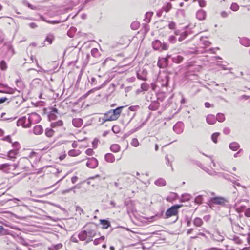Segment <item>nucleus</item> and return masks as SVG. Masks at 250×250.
<instances>
[{
	"label": "nucleus",
	"mask_w": 250,
	"mask_h": 250,
	"mask_svg": "<svg viewBox=\"0 0 250 250\" xmlns=\"http://www.w3.org/2000/svg\"><path fill=\"white\" fill-rule=\"evenodd\" d=\"M96 235V227L91 224L85 227V229L82 230L78 234V237L81 241H85L86 243L93 240Z\"/></svg>",
	"instance_id": "f257e3e1"
},
{
	"label": "nucleus",
	"mask_w": 250,
	"mask_h": 250,
	"mask_svg": "<svg viewBox=\"0 0 250 250\" xmlns=\"http://www.w3.org/2000/svg\"><path fill=\"white\" fill-rule=\"evenodd\" d=\"M124 108V106H120L115 109H111L109 111L106 112L104 114V117L102 119V124H104L106 121L117 120L120 117L122 109Z\"/></svg>",
	"instance_id": "f03ea898"
},
{
	"label": "nucleus",
	"mask_w": 250,
	"mask_h": 250,
	"mask_svg": "<svg viewBox=\"0 0 250 250\" xmlns=\"http://www.w3.org/2000/svg\"><path fill=\"white\" fill-rule=\"evenodd\" d=\"M232 230L234 233H239L244 236H246V234H242V231L243 230V228L240 226L238 223L233 221L231 219H230ZM247 241L249 244H250V233L247 234Z\"/></svg>",
	"instance_id": "7ed1b4c3"
},
{
	"label": "nucleus",
	"mask_w": 250,
	"mask_h": 250,
	"mask_svg": "<svg viewBox=\"0 0 250 250\" xmlns=\"http://www.w3.org/2000/svg\"><path fill=\"white\" fill-rule=\"evenodd\" d=\"M208 201L211 204L222 206H225L228 203V201L226 198L220 196L211 197L209 198Z\"/></svg>",
	"instance_id": "20e7f679"
},
{
	"label": "nucleus",
	"mask_w": 250,
	"mask_h": 250,
	"mask_svg": "<svg viewBox=\"0 0 250 250\" xmlns=\"http://www.w3.org/2000/svg\"><path fill=\"white\" fill-rule=\"evenodd\" d=\"M182 207V205H175L169 208L166 212L165 218H168L171 216H177L178 209Z\"/></svg>",
	"instance_id": "39448f33"
},
{
	"label": "nucleus",
	"mask_w": 250,
	"mask_h": 250,
	"mask_svg": "<svg viewBox=\"0 0 250 250\" xmlns=\"http://www.w3.org/2000/svg\"><path fill=\"white\" fill-rule=\"evenodd\" d=\"M152 47L154 49L156 50H166L168 49V45L165 42L162 43L161 42L158 40H156L152 42Z\"/></svg>",
	"instance_id": "423d86ee"
},
{
	"label": "nucleus",
	"mask_w": 250,
	"mask_h": 250,
	"mask_svg": "<svg viewBox=\"0 0 250 250\" xmlns=\"http://www.w3.org/2000/svg\"><path fill=\"white\" fill-rule=\"evenodd\" d=\"M41 120L40 116L35 112H32L29 114L28 122H29L30 125L32 124H35L39 123Z\"/></svg>",
	"instance_id": "0eeeda50"
},
{
	"label": "nucleus",
	"mask_w": 250,
	"mask_h": 250,
	"mask_svg": "<svg viewBox=\"0 0 250 250\" xmlns=\"http://www.w3.org/2000/svg\"><path fill=\"white\" fill-rule=\"evenodd\" d=\"M16 166L15 165H10L7 163L0 165V170L5 173H10L12 170L15 169Z\"/></svg>",
	"instance_id": "6e6552de"
},
{
	"label": "nucleus",
	"mask_w": 250,
	"mask_h": 250,
	"mask_svg": "<svg viewBox=\"0 0 250 250\" xmlns=\"http://www.w3.org/2000/svg\"><path fill=\"white\" fill-rule=\"evenodd\" d=\"M25 121H27V118L25 116L19 118L17 122V126H22L24 128L30 127L31 125L29 122H28V123H25Z\"/></svg>",
	"instance_id": "1a4fd4ad"
},
{
	"label": "nucleus",
	"mask_w": 250,
	"mask_h": 250,
	"mask_svg": "<svg viewBox=\"0 0 250 250\" xmlns=\"http://www.w3.org/2000/svg\"><path fill=\"white\" fill-rule=\"evenodd\" d=\"M25 121H27V118L25 116L19 118L17 122V126H22L24 128L30 127L31 125L29 122H28V123H25Z\"/></svg>",
	"instance_id": "9d476101"
},
{
	"label": "nucleus",
	"mask_w": 250,
	"mask_h": 250,
	"mask_svg": "<svg viewBox=\"0 0 250 250\" xmlns=\"http://www.w3.org/2000/svg\"><path fill=\"white\" fill-rule=\"evenodd\" d=\"M184 125L181 122H177L173 127L174 131L177 134H181L184 130Z\"/></svg>",
	"instance_id": "9b49d317"
},
{
	"label": "nucleus",
	"mask_w": 250,
	"mask_h": 250,
	"mask_svg": "<svg viewBox=\"0 0 250 250\" xmlns=\"http://www.w3.org/2000/svg\"><path fill=\"white\" fill-rule=\"evenodd\" d=\"M86 159H88V161L86 163V166L90 168H96L98 165V160L94 157H92L91 158H86Z\"/></svg>",
	"instance_id": "f8f14e48"
},
{
	"label": "nucleus",
	"mask_w": 250,
	"mask_h": 250,
	"mask_svg": "<svg viewBox=\"0 0 250 250\" xmlns=\"http://www.w3.org/2000/svg\"><path fill=\"white\" fill-rule=\"evenodd\" d=\"M171 55H167V58H162L159 59L158 62V65L160 68H165L168 65V58H170Z\"/></svg>",
	"instance_id": "ddd939ff"
},
{
	"label": "nucleus",
	"mask_w": 250,
	"mask_h": 250,
	"mask_svg": "<svg viewBox=\"0 0 250 250\" xmlns=\"http://www.w3.org/2000/svg\"><path fill=\"white\" fill-rule=\"evenodd\" d=\"M169 77L168 75H165L163 78L161 76H159L157 79V83H161V85L162 87H166L168 83Z\"/></svg>",
	"instance_id": "4468645a"
},
{
	"label": "nucleus",
	"mask_w": 250,
	"mask_h": 250,
	"mask_svg": "<svg viewBox=\"0 0 250 250\" xmlns=\"http://www.w3.org/2000/svg\"><path fill=\"white\" fill-rule=\"evenodd\" d=\"M239 42L241 45L245 47H249L250 46V40L247 37L240 38Z\"/></svg>",
	"instance_id": "2eb2a0df"
},
{
	"label": "nucleus",
	"mask_w": 250,
	"mask_h": 250,
	"mask_svg": "<svg viewBox=\"0 0 250 250\" xmlns=\"http://www.w3.org/2000/svg\"><path fill=\"white\" fill-rule=\"evenodd\" d=\"M83 124V120L81 118H75L72 120V124L76 127H80Z\"/></svg>",
	"instance_id": "dca6fc26"
},
{
	"label": "nucleus",
	"mask_w": 250,
	"mask_h": 250,
	"mask_svg": "<svg viewBox=\"0 0 250 250\" xmlns=\"http://www.w3.org/2000/svg\"><path fill=\"white\" fill-rule=\"evenodd\" d=\"M207 122L210 125H213L216 123V117L212 114H209L206 117Z\"/></svg>",
	"instance_id": "f3484780"
},
{
	"label": "nucleus",
	"mask_w": 250,
	"mask_h": 250,
	"mask_svg": "<svg viewBox=\"0 0 250 250\" xmlns=\"http://www.w3.org/2000/svg\"><path fill=\"white\" fill-rule=\"evenodd\" d=\"M43 129L41 125H37L33 128V133L35 135H40L43 133Z\"/></svg>",
	"instance_id": "a211bd4d"
},
{
	"label": "nucleus",
	"mask_w": 250,
	"mask_h": 250,
	"mask_svg": "<svg viewBox=\"0 0 250 250\" xmlns=\"http://www.w3.org/2000/svg\"><path fill=\"white\" fill-rule=\"evenodd\" d=\"M2 86L4 87H6L7 89L5 90L0 91V92H1V93L13 94L17 90L16 89H15V88L13 89L12 88L9 87L7 86V85H5V84H2Z\"/></svg>",
	"instance_id": "6ab92c4d"
},
{
	"label": "nucleus",
	"mask_w": 250,
	"mask_h": 250,
	"mask_svg": "<svg viewBox=\"0 0 250 250\" xmlns=\"http://www.w3.org/2000/svg\"><path fill=\"white\" fill-rule=\"evenodd\" d=\"M159 107V103L157 101H154L151 102L148 108L150 110H156Z\"/></svg>",
	"instance_id": "aec40b11"
},
{
	"label": "nucleus",
	"mask_w": 250,
	"mask_h": 250,
	"mask_svg": "<svg viewBox=\"0 0 250 250\" xmlns=\"http://www.w3.org/2000/svg\"><path fill=\"white\" fill-rule=\"evenodd\" d=\"M172 8V5L170 2H165L162 8L166 13H167L170 11V10Z\"/></svg>",
	"instance_id": "412c9836"
},
{
	"label": "nucleus",
	"mask_w": 250,
	"mask_h": 250,
	"mask_svg": "<svg viewBox=\"0 0 250 250\" xmlns=\"http://www.w3.org/2000/svg\"><path fill=\"white\" fill-rule=\"evenodd\" d=\"M170 58L173 62L176 63H180L183 60V57L180 55L171 56Z\"/></svg>",
	"instance_id": "4be33fe9"
},
{
	"label": "nucleus",
	"mask_w": 250,
	"mask_h": 250,
	"mask_svg": "<svg viewBox=\"0 0 250 250\" xmlns=\"http://www.w3.org/2000/svg\"><path fill=\"white\" fill-rule=\"evenodd\" d=\"M105 160L109 163H113L115 161V157L111 153H107L104 156Z\"/></svg>",
	"instance_id": "5701e85b"
},
{
	"label": "nucleus",
	"mask_w": 250,
	"mask_h": 250,
	"mask_svg": "<svg viewBox=\"0 0 250 250\" xmlns=\"http://www.w3.org/2000/svg\"><path fill=\"white\" fill-rule=\"evenodd\" d=\"M196 17L200 20H204L206 17V13L202 10H199L197 12Z\"/></svg>",
	"instance_id": "b1692460"
},
{
	"label": "nucleus",
	"mask_w": 250,
	"mask_h": 250,
	"mask_svg": "<svg viewBox=\"0 0 250 250\" xmlns=\"http://www.w3.org/2000/svg\"><path fill=\"white\" fill-rule=\"evenodd\" d=\"M100 224L102 225V228L103 229H106L110 226V222L106 220L101 219L100 220Z\"/></svg>",
	"instance_id": "393cba45"
},
{
	"label": "nucleus",
	"mask_w": 250,
	"mask_h": 250,
	"mask_svg": "<svg viewBox=\"0 0 250 250\" xmlns=\"http://www.w3.org/2000/svg\"><path fill=\"white\" fill-rule=\"evenodd\" d=\"M193 223L195 226L200 227L203 225V221L200 218L196 217L193 221Z\"/></svg>",
	"instance_id": "a878e982"
},
{
	"label": "nucleus",
	"mask_w": 250,
	"mask_h": 250,
	"mask_svg": "<svg viewBox=\"0 0 250 250\" xmlns=\"http://www.w3.org/2000/svg\"><path fill=\"white\" fill-rule=\"evenodd\" d=\"M40 19L43 21H45L46 22H47L48 23L52 24H58V23H60V22H61L60 21H58V20H54V21L47 20L44 18V17L43 16H42V15L40 16Z\"/></svg>",
	"instance_id": "bb28decb"
},
{
	"label": "nucleus",
	"mask_w": 250,
	"mask_h": 250,
	"mask_svg": "<svg viewBox=\"0 0 250 250\" xmlns=\"http://www.w3.org/2000/svg\"><path fill=\"white\" fill-rule=\"evenodd\" d=\"M155 184L158 186H164L166 185V182L163 178H160L156 180L154 182Z\"/></svg>",
	"instance_id": "cd10ccee"
},
{
	"label": "nucleus",
	"mask_w": 250,
	"mask_h": 250,
	"mask_svg": "<svg viewBox=\"0 0 250 250\" xmlns=\"http://www.w3.org/2000/svg\"><path fill=\"white\" fill-rule=\"evenodd\" d=\"M239 145L237 142H232L229 145V147L233 151H236L239 148Z\"/></svg>",
	"instance_id": "c85d7f7f"
},
{
	"label": "nucleus",
	"mask_w": 250,
	"mask_h": 250,
	"mask_svg": "<svg viewBox=\"0 0 250 250\" xmlns=\"http://www.w3.org/2000/svg\"><path fill=\"white\" fill-rule=\"evenodd\" d=\"M80 153L81 151L79 150L72 149L69 150L68 151V154L70 156L74 157L78 156L80 154Z\"/></svg>",
	"instance_id": "c756f323"
},
{
	"label": "nucleus",
	"mask_w": 250,
	"mask_h": 250,
	"mask_svg": "<svg viewBox=\"0 0 250 250\" xmlns=\"http://www.w3.org/2000/svg\"><path fill=\"white\" fill-rule=\"evenodd\" d=\"M63 125V122L62 120H59L57 122L52 123L51 124V127L52 128H56L59 126H61Z\"/></svg>",
	"instance_id": "7c9ffc66"
},
{
	"label": "nucleus",
	"mask_w": 250,
	"mask_h": 250,
	"mask_svg": "<svg viewBox=\"0 0 250 250\" xmlns=\"http://www.w3.org/2000/svg\"><path fill=\"white\" fill-rule=\"evenodd\" d=\"M110 150L113 152H117L120 150V146L118 144H113L110 146Z\"/></svg>",
	"instance_id": "2f4dec72"
},
{
	"label": "nucleus",
	"mask_w": 250,
	"mask_h": 250,
	"mask_svg": "<svg viewBox=\"0 0 250 250\" xmlns=\"http://www.w3.org/2000/svg\"><path fill=\"white\" fill-rule=\"evenodd\" d=\"M217 120L219 122H223L225 120V117L224 114L219 113L216 117V120Z\"/></svg>",
	"instance_id": "473e14b6"
},
{
	"label": "nucleus",
	"mask_w": 250,
	"mask_h": 250,
	"mask_svg": "<svg viewBox=\"0 0 250 250\" xmlns=\"http://www.w3.org/2000/svg\"><path fill=\"white\" fill-rule=\"evenodd\" d=\"M54 131L52 128H46L45 131V135L48 137H51L54 135Z\"/></svg>",
	"instance_id": "72a5a7b5"
},
{
	"label": "nucleus",
	"mask_w": 250,
	"mask_h": 250,
	"mask_svg": "<svg viewBox=\"0 0 250 250\" xmlns=\"http://www.w3.org/2000/svg\"><path fill=\"white\" fill-rule=\"evenodd\" d=\"M153 15L152 12H147L145 15V18L144 19V21L146 22H149L151 20V18Z\"/></svg>",
	"instance_id": "f704fd0d"
},
{
	"label": "nucleus",
	"mask_w": 250,
	"mask_h": 250,
	"mask_svg": "<svg viewBox=\"0 0 250 250\" xmlns=\"http://www.w3.org/2000/svg\"><path fill=\"white\" fill-rule=\"evenodd\" d=\"M54 35L52 34L47 35L45 41L48 42L49 44H52L53 40L54 39Z\"/></svg>",
	"instance_id": "c9c22d12"
},
{
	"label": "nucleus",
	"mask_w": 250,
	"mask_h": 250,
	"mask_svg": "<svg viewBox=\"0 0 250 250\" xmlns=\"http://www.w3.org/2000/svg\"><path fill=\"white\" fill-rule=\"evenodd\" d=\"M18 151L17 150H11L10 151H9L8 152V157L10 158H14L16 156V155L18 153Z\"/></svg>",
	"instance_id": "e433bc0d"
},
{
	"label": "nucleus",
	"mask_w": 250,
	"mask_h": 250,
	"mask_svg": "<svg viewBox=\"0 0 250 250\" xmlns=\"http://www.w3.org/2000/svg\"><path fill=\"white\" fill-rule=\"evenodd\" d=\"M91 55L95 58H97L100 56V53L98 49L93 48L91 51Z\"/></svg>",
	"instance_id": "4c0bfd02"
},
{
	"label": "nucleus",
	"mask_w": 250,
	"mask_h": 250,
	"mask_svg": "<svg viewBox=\"0 0 250 250\" xmlns=\"http://www.w3.org/2000/svg\"><path fill=\"white\" fill-rule=\"evenodd\" d=\"M188 31H184L180 34V36L178 39V41L179 42H182L188 36Z\"/></svg>",
	"instance_id": "58836bf2"
},
{
	"label": "nucleus",
	"mask_w": 250,
	"mask_h": 250,
	"mask_svg": "<svg viewBox=\"0 0 250 250\" xmlns=\"http://www.w3.org/2000/svg\"><path fill=\"white\" fill-rule=\"evenodd\" d=\"M165 159L166 160V164L167 165L172 166V162L173 161V158L172 156L171 157V158H169L168 156L167 155L165 156Z\"/></svg>",
	"instance_id": "ea45409f"
},
{
	"label": "nucleus",
	"mask_w": 250,
	"mask_h": 250,
	"mask_svg": "<svg viewBox=\"0 0 250 250\" xmlns=\"http://www.w3.org/2000/svg\"><path fill=\"white\" fill-rule=\"evenodd\" d=\"M62 247V245L61 243H59L56 245L52 246L49 248L50 250H58Z\"/></svg>",
	"instance_id": "a19ab883"
},
{
	"label": "nucleus",
	"mask_w": 250,
	"mask_h": 250,
	"mask_svg": "<svg viewBox=\"0 0 250 250\" xmlns=\"http://www.w3.org/2000/svg\"><path fill=\"white\" fill-rule=\"evenodd\" d=\"M230 8L233 11H237L239 10V6L237 3L233 2L231 4Z\"/></svg>",
	"instance_id": "79ce46f5"
},
{
	"label": "nucleus",
	"mask_w": 250,
	"mask_h": 250,
	"mask_svg": "<svg viewBox=\"0 0 250 250\" xmlns=\"http://www.w3.org/2000/svg\"><path fill=\"white\" fill-rule=\"evenodd\" d=\"M130 144L131 146L135 147L139 146V143L137 138H133L131 140Z\"/></svg>",
	"instance_id": "37998d69"
},
{
	"label": "nucleus",
	"mask_w": 250,
	"mask_h": 250,
	"mask_svg": "<svg viewBox=\"0 0 250 250\" xmlns=\"http://www.w3.org/2000/svg\"><path fill=\"white\" fill-rule=\"evenodd\" d=\"M195 202L196 203V204H202V202H203V196L202 195H198L195 198Z\"/></svg>",
	"instance_id": "c03bdc74"
},
{
	"label": "nucleus",
	"mask_w": 250,
	"mask_h": 250,
	"mask_svg": "<svg viewBox=\"0 0 250 250\" xmlns=\"http://www.w3.org/2000/svg\"><path fill=\"white\" fill-rule=\"evenodd\" d=\"M57 117L56 114L54 113L53 112H50L48 114V119L49 121H52L56 120Z\"/></svg>",
	"instance_id": "a18cd8bd"
},
{
	"label": "nucleus",
	"mask_w": 250,
	"mask_h": 250,
	"mask_svg": "<svg viewBox=\"0 0 250 250\" xmlns=\"http://www.w3.org/2000/svg\"><path fill=\"white\" fill-rule=\"evenodd\" d=\"M22 3L25 5H27L29 8L32 10H37V8L32 5H31L30 3L28 2L26 0H24L22 1Z\"/></svg>",
	"instance_id": "49530a36"
},
{
	"label": "nucleus",
	"mask_w": 250,
	"mask_h": 250,
	"mask_svg": "<svg viewBox=\"0 0 250 250\" xmlns=\"http://www.w3.org/2000/svg\"><path fill=\"white\" fill-rule=\"evenodd\" d=\"M219 134V133H214L211 135V139L214 143H217V138Z\"/></svg>",
	"instance_id": "de8ad7c7"
},
{
	"label": "nucleus",
	"mask_w": 250,
	"mask_h": 250,
	"mask_svg": "<svg viewBox=\"0 0 250 250\" xmlns=\"http://www.w3.org/2000/svg\"><path fill=\"white\" fill-rule=\"evenodd\" d=\"M191 196L189 194H184L182 196L181 201L182 202L187 201L190 199Z\"/></svg>",
	"instance_id": "09e8293b"
},
{
	"label": "nucleus",
	"mask_w": 250,
	"mask_h": 250,
	"mask_svg": "<svg viewBox=\"0 0 250 250\" xmlns=\"http://www.w3.org/2000/svg\"><path fill=\"white\" fill-rule=\"evenodd\" d=\"M141 89H142V90L143 91H147L149 89V85L146 83H143L142 84H141Z\"/></svg>",
	"instance_id": "8fccbe9b"
},
{
	"label": "nucleus",
	"mask_w": 250,
	"mask_h": 250,
	"mask_svg": "<svg viewBox=\"0 0 250 250\" xmlns=\"http://www.w3.org/2000/svg\"><path fill=\"white\" fill-rule=\"evenodd\" d=\"M233 240L237 244H241L242 243V240L240 239L239 237L236 236H234L233 237Z\"/></svg>",
	"instance_id": "3c124183"
},
{
	"label": "nucleus",
	"mask_w": 250,
	"mask_h": 250,
	"mask_svg": "<svg viewBox=\"0 0 250 250\" xmlns=\"http://www.w3.org/2000/svg\"><path fill=\"white\" fill-rule=\"evenodd\" d=\"M76 211L80 214L81 215L82 214H84V212L83 210V209L79 206H76Z\"/></svg>",
	"instance_id": "603ef678"
},
{
	"label": "nucleus",
	"mask_w": 250,
	"mask_h": 250,
	"mask_svg": "<svg viewBox=\"0 0 250 250\" xmlns=\"http://www.w3.org/2000/svg\"><path fill=\"white\" fill-rule=\"evenodd\" d=\"M0 68L2 70H5L6 68V63L4 61L2 60L0 63Z\"/></svg>",
	"instance_id": "864d4df0"
},
{
	"label": "nucleus",
	"mask_w": 250,
	"mask_h": 250,
	"mask_svg": "<svg viewBox=\"0 0 250 250\" xmlns=\"http://www.w3.org/2000/svg\"><path fill=\"white\" fill-rule=\"evenodd\" d=\"M76 31V29L75 27H71L70 30L67 32L68 36H69L70 37H72L73 36V35L72 34H70V32H75Z\"/></svg>",
	"instance_id": "5fc2aeb1"
},
{
	"label": "nucleus",
	"mask_w": 250,
	"mask_h": 250,
	"mask_svg": "<svg viewBox=\"0 0 250 250\" xmlns=\"http://www.w3.org/2000/svg\"><path fill=\"white\" fill-rule=\"evenodd\" d=\"M113 132L115 133H118L120 131V129L118 125H114L112 128Z\"/></svg>",
	"instance_id": "6e6d98bb"
},
{
	"label": "nucleus",
	"mask_w": 250,
	"mask_h": 250,
	"mask_svg": "<svg viewBox=\"0 0 250 250\" xmlns=\"http://www.w3.org/2000/svg\"><path fill=\"white\" fill-rule=\"evenodd\" d=\"M12 146L14 148V150H19V143L18 142H15L12 143Z\"/></svg>",
	"instance_id": "4d7b16f0"
},
{
	"label": "nucleus",
	"mask_w": 250,
	"mask_h": 250,
	"mask_svg": "<svg viewBox=\"0 0 250 250\" xmlns=\"http://www.w3.org/2000/svg\"><path fill=\"white\" fill-rule=\"evenodd\" d=\"M164 10H163L162 8L158 10L157 12H156V15L158 17L160 18L161 17L162 15H163V12H164Z\"/></svg>",
	"instance_id": "13d9d810"
},
{
	"label": "nucleus",
	"mask_w": 250,
	"mask_h": 250,
	"mask_svg": "<svg viewBox=\"0 0 250 250\" xmlns=\"http://www.w3.org/2000/svg\"><path fill=\"white\" fill-rule=\"evenodd\" d=\"M176 24L175 22L171 21L168 24V27L170 29H174L175 28Z\"/></svg>",
	"instance_id": "bf43d9fd"
},
{
	"label": "nucleus",
	"mask_w": 250,
	"mask_h": 250,
	"mask_svg": "<svg viewBox=\"0 0 250 250\" xmlns=\"http://www.w3.org/2000/svg\"><path fill=\"white\" fill-rule=\"evenodd\" d=\"M138 108H139V106H131L128 108V110L131 111H136Z\"/></svg>",
	"instance_id": "052dcab7"
},
{
	"label": "nucleus",
	"mask_w": 250,
	"mask_h": 250,
	"mask_svg": "<svg viewBox=\"0 0 250 250\" xmlns=\"http://www.w3.org/2000/svg\"><path fill=\"white\" fill-rule=\"evenodd\" d=\"M168 40L171 43H174L176 42V39L175 36L172 35L169 37Z\"/></svg>",
	"instance_id": "680f3d73"
},
{
	"label": "nucleus",
	"mask_w": 250,
	"mask_h": 250,
	"mask_svg": "<svg viewBox=\"0 0 250 250\" xmlns=\"http://www.w3.org/2000/svg\"><path fill=\"white\" fill-rule=\"evenodd\" d=\"M138 26V23L137 22H134L131 23V27L133 30H135L137 28Z\"/></svg>",
	"instance_id": "e2e57ef3"
},
{
	"label": "nucleus",
	"mask_w": 250,
	"mask_h": 250,
	"mask_svg": "<svg viewBox=\"0 0 250 250\" xmlns=\"http://www.w3.org/2000/svg\"><path fill=\"white\" fill-rule=\"evenodd\" d=\"M85 153L88 156H91L93 154L94 151H93V150L92 149L89 148V149H87L85 151Z\"/></svg>",
	"instance_id": "0e129e2a"
},
{
	"label": "nucleus",
	"mask_w": 250,
	"mask_h": 250,
	"mask_svg": "<svg viewBox=\"0 0 250 250\" xmlns=\"http://www.w3.org/2000/svg\"><path fill=\"white\" fill-rule=\"evenodd\" d=\"M223 133L226 135H228L230 132V129L229 127H225L223 130Z\"/></svg>",
	"instance_id": "69168bd1"
},
{
	"label": "nucleus",
	"mask_w": 250,
	"mask_h": 250,
	"mask_svg": "<svg viewBox=\"0 0 250 250\" xmlns=\"http://www.w3.org/2000/svg\"><path fill=\"white\" fill-rule=\"evenodd\" d=\"M3 141H7L12 143L10 135L6 136L2 138Z\"/></svg>",
	"instance_id": "338daca9"
},
{
	"label": "nucleus",
	"mask_w": 250,
	"mask_h": 250,
	"mask_svg": "<svg viewBox=\"0 0 250 250\" xmlns=\"http://www.w3.org/2000/svg\"><path fill=\"white\" fill-rule=\"evenodd\" d=\"M245 215L247 217H250V208H247L245 211Z\"/></svg>",
	"instance_id": "774afa93"
}]
</instances>
